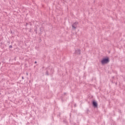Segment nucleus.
<instances>
[{
  "label": "nucleus",
  "instance_id": "4",
  "mask_svg": "<svg viewBox=\"0 0 125 125\" xmlns=\"http://www.w3.org/2000/svg\"><path fill=\"white\" fill-rule=\"evenodd\" d=\"M75 53L76 54H81V50L77 49L75 50Z\"/></svg>",
  "mask_w": 125,
  "mask_h": 125
},
{
  "label": "nucleus",
  "instance_id": "3",
  "mask_svg": "<svg viewBox=\"0 0 125 125\" xmlns=\"http://www.w3.org/2000/svg\"><path fill=\"white\" fill-rule=\"evenodd\" d=\"M92 105L93 107H95V108H96V107H97V102H96V101H93L92 102Z\"/></svg>",
  "mask_w": 125,
  "mask_h": 125
},
{
  "label": "nucleus",
  "instance_id": "2",
  "mask_svg": "<svg viewBox=\"0 0 125 125\" xmlns=\"http://www.w3.org/2000/svg\"><path fill=\"white\" fill-rule=\"evenodd\" d=\"M79 23L78 22H76L72 24L73 29H76L77 28V25H78Z\"/></svg>",
  "mask_w": 125,
  "mask_h": 125
},
{
  "label": "nucleus",
  "instance_id": "9",
  "mask_svg": "<svg viewBox=\"0 0 125 125\" xmlns=\"http://www.w3.org/2000/svg\"><path fill=\"white\" fill-rule=\"evenodd\" d=\"M35 64H37V62H35Z\"/></svg>",
  "mask_w": 125,
  "mask_h": 125
},
{
  "label": "nucleus",
  "instance_id": "7",
  "mask_svg": "<svg viewBox=\"0 0 125 125\" xmlns=\"http://www.w3.org/2000/svg\"><path fill=\"white\" fill-rule=\"evenodd\" d=\"M9 48H12V45H10V46H9Z\"/></svg>",
  "mask_w": 125,
  "mask_h": 125
},
{
  "label": "nucleus",
  "instance_id": "1",
  "mask_svg": "<svg viewBox=\"0 0 125 125\" xmlns=\"http://www.w3.org/2000/svg\"><path fill=\"white\" fill-rule=\"evenodd\" d=\"M109 58H104L101 61V63L102 64H107V63H109Z\"/></svg>",
  "mask_w": 125,
  "mask_h": 125
},
{
  "label": "nucleus",
  "instance_id": "12",
  "mask_svg": "<svg viewBox=\"0 0 125 125\" xmlns=\"http://www.w3.org/2000/svg\"><path fill=\"white\" fill-rule=\"evenodd\" d=\"M35 31H37V29H35Z\"/></svg>",
  "mask_w": 125,
  "mask_h": 125
},
{
  "label": "nucleus",
  "instance_id": "11",
  "mask_svg": "<svg viewBox=\"0 0 125 125\" xmlns=\"http://www.w3.org/2000/svg\"><path fill=\"white\" fill-rule=\"evenodd\" d=\"M35 31H37V29H35Z\"/></svg>",
  "mask_w": 125,
  "mask_h": 125
},
{
  "label": "nucleus",
  "instance_id": "6",
  "mask_svg": "<svg viewBox=\"0 0 125 125\" xmlns=\"http://www.w3.org/2000/svg\"><path fill=\"white\" fill-rule=\"evenodd\" d=\"M46 75H47V76H48V75H49V74H48V71H46Z\"/></svg>",
  "mask_w": 125,
  "mask_h": 125
},
{
  "label": "nucleus",
  "instance_id": "10",
  "mask_svg": "<svg viewBox=\"0 0 125 125\" xmlns=\"http://www.w3.org/2000/svg\"><path fill=\"white\" fill-rule=\"evenodd\" d=\"M26 75H27V76H28V73H26Z\"/></svg>",
  "mask_w": 125,
  "mask_h": 125
},
{
  "label": "nucleus",
  "instance_id": "8",
  "mask_svg": "<svg viewBox=\"0 0 125 125\" xmlns=\"http://www.w3.org/2000/svg\"><path fill=\"white\" fill-rule=\"evenodd\" d=\"M22 80H24V77H22Z\"/></svg>",
  "mask_w": 125,
  "mask_h": 125
},
{
  "label": "nucleus",
  "instance_id": "13",
  "mask_svg": "<svg viewBox=\"0 0 125 125\" xmlns=\"http://www.w3.org/2000/svg\"><path fill=\"white\" fill-rule=\"evenodd\" d=\"M28 24V23H26V25H27Z\"/></svg>",
  "mask_w": 125,
  "mask_h": 125
},
{
  "label": "nucleus",
  "instance_id": "5",
  "mask_svg": "<svg viewBox=\"0 0 125 125\" xmlns=\"http://www.w3.org/2000/svg\"><path fill=\"white\" fill-rule=\"evenodd\" d=\"M40 32H42L43 31V27H41L40 28Z\"/></svg>",
  "mask_w": 125,
  "mask_h": 125
}]
</instances>
